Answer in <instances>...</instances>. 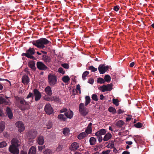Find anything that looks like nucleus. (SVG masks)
Segmentation results:
<instances>
[{"mask_svg":"<svg viewBox=\"0 0 154 154\" xmlns=\"http://www.w3.org/2000/svg\"><path fill=\"white\" fill-rule=\"evenodd\" d=\"M62 80L64 83H67L69 81L70 79L68 76H65L62 78Z\"/></svg>","mask_w":154,"mask_h":154,"instance_id":"cd10ccee","label":"nucleus"},{"mask_svg":"<svg viewBox=\"0 0 154 154\" xmlns=\"http://www.w3.org/2000/svg\"><path fill=\"white\" fill-rule=\"evenodd\" d=\"M126 143L128 145H131L132 144L131 141H126Z\"/></svg>","mask_w":154,"mask_h":154,"instance_id":"69168bd1","label":"nucleus"},{"mask_svg":"<svg viewBox=\"0 0 154 154\" xmlns=\"http://www.w3.org/2000/svg\"><path fill=\"white\" fill-rule=\"evenodd\" d=\"M85 102L84 104L83 103H81L79 104V112L82 116L85 117L88 114L89 111L85 106H87L91 102V98L89 96H86L85 97Z\"/></svg>","mask_w":154,"mask_h":154,"instance_id":"f257e3e1","label":"nucleus"},{"mask_svg":"<svg viewBox=\"0 0 154 154\" xmlns=\"http://www.w3.org/2000/svg\"><path fill=\"white\" fill-rule=\"evenodd\" d=\"M7 145V143L5 141H2L0 143V148H3L6 146Z\"/></svg>","mask_w":154,"mask_h":154,"instance_id":"37998d69","label":"nucleus"},{"mask_svg":"<svg viewBox=\"0 0 154 154\" xmlns=\"http://www.w3.org/2000/svg\"><path fill=\"white\" fill-rule=\"evenodd\" d=\"M42 57L46 62H50L51 61V58L45 54L42 55Z\"/></svg>","mask_w":154,"mask_h":154,"instance_id":"bb28decb","label":"nucleus"},{"mask_svg":"<svg viewBox=\"0 0 154 154\" xmlns=\"http://www.w3.org/2000/svg\"><path fill=\"white\" fill-rule=\"evenodd\" d=\"M44 110L46 113L48 115L52 114L54 112L52 107L49 104H46L45 106Z\"/></svg>","mask_w":154,"mask_h":154,"instance_id":"1a4fd4ad","label":"nucleus"},{"mask_svg":"<svg viewBox=\"0 0 154 154\" xmlns=\"http://www.w3.org/2000/svg\"><path fill=\"white\" fill-rule=\"evenodd\" d=\"M120 8V7L118 5H116L114 6L113 10L116 11H118Z\"/></svg>","mask_w":154,"mask_h":154,"instance_id":"8fccbe9b","label":"nucleus"},{"mask_svg":"<svg viewBox=\"0 0 154 154\" xmlns=\"http://www.w3.org/2000/svg\"><path fill=\"white\" fill-rule=\"evenodd\" d=\"M34 97V95L32 93L30 92L29 93V94L28 95L27 97H26V99H28L30 97H32V98H33Z\"/></svg>","mask_w":154,"mask_h":154,"instance_id":"09e8293b","label":"nucleus"},{"mask_svg":"<svg viewBox=\"0 0 154 154\" xmlns=\"http://www.w3.org/2000/svg\"><path fill=\"white\" fill-rule=\"evenodd\" d=\"M106 133V131L105 129H102L99 131H97L95 133V135L96 136H101V135H104Z\"/></svg>","mask_w":154,"mask_h":154,"instance_id":"dca6fc26","label":"nucleus"},{"mask_svg":"<svg viewBox=\"0 0 154 154\" xmlns=\"http://www.w3.org/2000/svg\"><path fill=\"white\" fill-rule=\"evenodd\" d=\"M124 122L122 120H119L116 122V125L117 127H121L124 124Z\"/></svg>","mask_w":154,"mask_h":154,"instance_id":"c85d7f7f","label":"nucleus"},{"mask_svg":"<svg viewBox=\"0 0 154 154\" xmlns=\"http://www.w3.org/2000/svg\"><path fill=\"white\" fill-rule=\"evenodd\" d=\"M131 118L130 117H127L126 119V122H128L131 120Z\"/></svg>","mask_w":154,"mask_h":154,"instance_id":"774afa93","label":"nucleus"},{"mask_svg":"<svg viewBox=\"0 0 154 154\" xmlns=\"http://www.w3.org/2000/svg\"><path fill=\"white\" fill-rule=\"evenodd\" d=\"M48 82L51 86H53L57 83V77L56 75L49 74L48 75Z\"/></svg>","mask_w":154,"mask_h":154,"instance_id":"20e7f679","label":"nucleus"},{"mask_svg":"<svg viewBox=\"0 0 154 154\" xmlns=\"http://www.w3.org/2000/svg\"><path fill=\"white\" fill-rule=\"evenodd\" d=\"M22 82L24 84H28L29 82V77L26 75H24L22 78Z\"/></svg>","mask_w":154,"mask_h":154,"instance_id":"2eb2a0df","label":"nucleus"},{"mask_svg":"<svg viewBox=\"0 0 154 154\" xmlns=\"http://www.w3.org/2000/svg\"><path fill=\"white\" fill-rule=\"evenodd\" d=\"M67 109H66V108H63L62 109L60 110V113H62L63 112H65V113L67 111Z\"/></svg>","mask_w":154,"mask_h":154,"instance_id":"13d9d810","label":"nucleus"},{"mask_svg":"<svg viewBox=\"0 0 154 154\" xmlns=\"http://www.w3.org/2000/svg\"><path fill=\"white\" fill-rule=\"evenodd\" d=\"M134 126L137 128H141L143 127V124L141 123L138 122L135 124Z\"/></svg>","mask_w":154,"mask_h":154,"instance_id":"a19ab883","label":"nucleus"},{"mask_svg":"<svg viewBox=\"0 0 154 154\" xmlns=\"http://www.w3.org/2000/svg\"><path fill=\"white\" fill-rule=\"evenodd\" d=\"M69 130L67 128H65L63 129L62 132L63 134L66 136L69 134Z\"/></svg>","mask_w":154,"mask_h":154,"instance_id":"a878e982","label":"nucleus"},{"mask_svg":"<svg viewBox=\"0 0 154 154\" xmlns=\"http://www.w3.org/2000/svg\"><path fill=\"white\" fill-rule=\"evenodd\" d=\"M61 65L62 67L66 69H68L69 67V65L67 63L62 64Z\"/></svg>","mask_w":154,"mask_h":154,"instance_id":"de8ad7c7","label":"nucleus"},{"mask_svg":"<svg viewBox=\"0 0 154 154\" xmlns=\"http://www.w3.org/2000/svg\"><path fill=\"white\" fill-rule=\"evenodd\" d=\"M58 72H59L63 74L65 73V71L63 70V69L62 67H60L58 69Z\"/></svg>","mask_w":154,"mask_h":154,"instance_id":"a18cd8bd","label":"nucleus"},{"mask_svg":"<svg viewBox=\"0 0 154 154\" xmlns=\"http://www.w3.org/2000/svg\"><path fill=\"white\" fill-rule=\"evenodd\" d=\"M29 67L33 71H36V68L35 66V61L34 60H30L28 63Z\"/></svg>","mask_w":154,"mask_h":154,"instance_id":"9b49d317","label":"nucleus"},{"mask_svg":"<svg viewBox=\"0 0 154 154\" xmlns=\"http://www.w3.org/2000/svg\"><path fill=\"white\" fill-rule=\"evenodd\" d=\"M65 115L67 118L71 119L73 116V112L70 110H67V112L65 113Z\"/></svg>","mask_w":154,"mask_h":154,"instance_id":"4468645a","label":"nucleus"},{"mask_svg":"<svg viewBox=\"0 0 154 154\" xmlns=\"http://www.w3.org/2000/svg\"><path fill=\"white\" fill-rule=\"evenodd\" d=\"M130 154V152H129L128 151H124L122 153V154Z\"/></svg>","mask_w":154,"mask_h":154,"instance_id":"0e129e2a","label":"nucleus"},{"mask_svg":"<svg viewBox=\"0 0 154 154\" xmlns=\"http://www.w3.org/2000/svg\"><path fill=\"white\" fill-rule=\"evenodd\" d=\"M53 125L51 121H48L46 125V126L45 128H46L48 129H50Z\"/></svg>","mask_w":154,"mask_h":154,"instance_id":"473e14b6","label":"nucleus"},{"mask_svg":"<svg viewBox=\"0 0 154 154\" xmlns=\"http://www.w3.org/2000/svg\"><path fill=\"white\" fill-rule=\"evenodd\" d=\"M97 136V137L98 141H99V142L101 143L103 140L102 137L100 136Z\"/></svg>","mask_w":154,"mask_h":154,"instance_id":"6e6d98bb","label":"nucleus"},{"mask_svg":"<svg viewBox=\"0 0 154 154\" xmlns=\"http://www.w3.org/2000/svg\"><path fill=\"white\" fill-rule=\"evenodd\" d=\"M62 147L61 145H59L57 148L56 151L57 152L60 151L62 149Z\"/></svg>","mask_w":154,"mask_h":154,"instance_id":"5fc2aeb1","label":"nucleus"},{"mask_svg":"<svg viewBox=\"0 0 154 154\" xmlns=\"http://www.w3.org/2000/svg\"><path fill=\"white\" fill-rule=\"evenodd\" d=\"M92 98L93 100L95 101H97L98 99L97 97V95L96 94H92Z\"/></svg>","mask_w":154,"mask_h":154,"instance_id":"c03bdc74","label":"nucleus"},{"mask_svg":"<svg viewBox=\"0 0 154 154\" xmlns=\"http://www.w3.org/2000/svg\"><path fill=\"white\" fill-rule=\"evenodd\" d=\"M87 136V134L86 133L84 132H82L78 136V138L80 139H82L84 137H86Z\"/></svg>","mask_w":154,"mask_h":154,"instance_id":"5701e85b","label":"nucleus"},{"mask_svg":"<svg viewBox=\"0 0 154 154\" xmlns=\"http://www.w3.org/2000/svg\"><path fill=\"white\" fill-rule=\"evenodd\" d=\"M112 137V135L110 133H107L105 135L103 139L104 141H107Z\"/></svg>","mask_w":154,"mask_h":154,"instance_id":"4be33fe9","label":"nucleus"},{"mask_svg":"<svg viewBox=\"0 0 154 154\" xmlns=\"http://www.w3.org/2000/svg\"><path fill=\"white\" fill-rule=\"evenodd\" d=\"M10 103L9 101H7L5 99L2 97H0V104L8 105Z\"/></svg>","mask_w":154,"mask_h":154,"instance_id":"a211bd4d","label":"nucleus"},{"mask_svg":"<svg viewBox=\"0 0 154 154\" xmlns=\"http://www.w3.org/2000/svg\"><path fill=\"white\" fill-rule=\"evenodd\" d=\"M33 139L32 138H29V144L30 145H32V143L33 142Z\"/></svg>","mask_w":154,"mask_h":154,"instance_id":"603ef678","label":"nucleus"},{"mask_svg":"<svg viewBox=\"0 0 154 154\" xmlns=\"http://www.w3.org/2000/svg\"><path fill=\"white\" fill-rule=\"evenodd\" d=\"M108 110L109 112H112L113 114H116V110L112 106L109 107L108 109Z\"/></svg>","mask_w":154,"mask_h":154,"instance_id":"c756f323","label":"nucleus"},{"mask_svg":"<svg viewBox=\"0 0 154 154\" xmlns=\"http://www.w3.org/2000/svg\"><path fill=\"white\" fill-rule=\"evenodd\" d=\"M45 148V146H38V149L39 151H42L43 149H44Z\"/></svg>","mask_w":154,"mask_h":154,"instance_id":"4d7b16f0","label":"nucleus"},{"mask_svg":"<svg viewBox=\"0 0 154 154\" xmlns=\"http://www.w3.org/2000/svg\"><path fill=\"white\" fill-rule=\"evenodd\" d=\"M135 63L134 62H132L130 64V66L131 67H133V66L134 65Z\"/></svg>","mask_w":154,"mask_h":154,"instance_id":"e2e57ef3","label":"nucleus"},{"mask_svg":"<svg viewBox=\"0 0 154 154\" xmlns=\"http://www.w3.org/2000/svg\"><path fill=\"white\" fill-rule=\"evenodd\" d=\"M113 85L111 83L107 85H103L98 88L99 90L102 92L105 91H111L112 89Z\"/></svg>","mask_w":154,"mask_h":154,"instance_id":"39448f33","label":"nucleus"},{"mask_svg":"<svg viewBox=\"0 0 154 154\" xmlns=\"http://www.w3.org/2000/svg\"><path fill=\"white\" fill-rule=\"evenodd\" d=\"M100 99L101 100H103L105 97L103 94H101L100 95Z\"/></svg>","mask_w":154,"mask_h":154,"instance_id":"338daca9","label":"nucleus"},{"mask_svg":"<svg viewBox=\"0 0 154 154\" xmlns=\"http://www.w3.org/2000/svg\"><path fill=\"white\" fill-rule=\"evenodd\" d=\"M38 39L35 41H33L32 42V44L38 48H43L44 45L47 44L49 41L47 39Z\"/></svg>","mask_w":154,"mask_h":154,"instance_id":"7ed1b4c3","label":"nucleus"},{"mask_svg":"<svg viewBox=\"0 0 154 154\" xmlns=\"http://www.w3.org/2000/svg\"><path fill=\"white\" fill-rule=\"evenodd\" d=\"M20 104L23 105H25L26 106H29V104L27 102H26V100H21L20 98Z\"/></svg>","mask_w":154,"mask_h":154,"instance_id":"c9c22d12","label":"nucleus"},{"mask_svg":"<svg viewBox=\"0 0 154 154\" xmlns=\"http://www.w3.org/2000/svg\"><path fill=\"white\" fill-rule=\"evenodd\" d=\"M28 52L27 53H29L30 54H34L35 53V50L33 48H29V50L28 51Z\"/></svg>","mask_w":154,"mask_h":154,"instance_id":"ea45409f","label":"nucleus"},{"mask_svg":"<svg viewBox=\"0 0 154 154\" xmlns=\"http://www.w3.org/2000/svg\"><path fill=\"white\" fill-rule=\"evenodd\" d=\"M111 151L110 150H108L106 151H103L102 153L101 154H109L110 152Z\"/></svg>","mask_w":154,"mask_h":154,"instance_id":"3c124183","label":"nucleus"},{"mask_svg":"<svg viewBox=\"0 0 154 154\" xmlns=\"http://www.w3.org/2000/svg\"><path fill=\"white\" fill-rule=\"evenodd\" d=\"M97 83L101 84H104L105 83V81L104 79L101 78H98L97 80Z\"/></svg>","mask_w":154,"mask_h":154,"instance_id":"4c0bfd02","label":"nucleus"},{"mask_svg":"<svg viewBox=\"0 0 154 154\" xmlns=\"http://www.w3.org/2000/svg\"><path fill=\"white\" fill-rule=\"evenodd\" d=\"M37 134V131L35 129H32L27 132L26 135L29 138L34 139L36 137Z\"/></svg>","mask_w":154,"mask_h":154,"instance_id":"423d86ee","label":"nucleus"},{"mask_svg":"<svg viewBox=\"0 0 154 154\" xmlns=\"http://www.w3.org/2000/svg\"><path fill=\"white\" fill-rule=\"evenodd\" d=\"M5 127V123L3 122H0V133L2 132Z\"/></svg>","mask_w":154,"mask_h":154,"instance_id":"412c9836","label":"nucleus"},{"mask_svg":"<svg viewBox=\"0 0 154 154\" xmlns=\"http://www.w3.org/2000/svg\"><path fill=\"white\" fill-rule=\"evenodd\" d=\"M104 79L105 82L106 81L107 82L109 83V82L110 81L111 77L109 75H106L105 76Z\"/></svg>","mask_w":154,"mask_h":154,"instance_id":"2f4dec72","label":"nucleus"},{"mask_svg":"<svg viewBox=\"0 0 154 154\" xmlns=\"http://www.w3.org/2000/svg\"><path fill=\"white\" fill-rule=\"evenodd\" d=\"M37 142L38 144L42 145L44 143V137L42 136L39 135L37 138Z\"/></svg>","mask_w":154,"mask_h":154,"instance_id":"f8f14e48","label":"nucleus"},{"mask_svg":"<svg viewBox=\"0 0 154 154\" xmlns=\"http://www.w3.org/2000/svg\"><path fill=\"white\" fill-rule=\"evenodd\" d=\"M33 92L35 101H37L39 100L42 97V94L36 88L34 90Z\"/></svg>","mask_w":154,"mask_h":154,"instance_id":"9d476101","label":"nucleus"},{"mask_svg":"<svg viewBox=\"0 0 154 154\" xmlns=\"http://www.w3.org/2000/svg\"><path fill=\"white\" fill-rule=\"evenodd\" d=\"M6 112L9 118L10 119H12L13 115L12 111L9 108L7 107V108Z\"/></svg>","mask_w":154,"mask_h":154,"instance_id":"6ab92c4d","label":"nucleus"},{"mask_svg":"<svg viewBox=\"0 0 154 154\" xmlns=\"http://www.w3.org/2000/svg\"><path fill=\"white\" fill-rule=\"evenodd\" d=\"M36 65L37 68L40 70L45 71L48 70V66L41 61H38Z\"/></svg>","mask_w":154,"mask_h":154,"instance_id":"0eeeda50","label":"nucleus"},{"mask_svg":"<svg viewBox=\"0 0 154 154\" xmlns=\"http://www.w3.org/2000/svg\"><path fill=\"white\" fill-rule=\"evenodd\" d=\"M25 126L22 122H20V133L25 130Z\"/></svg>","mask_w":154,"mask_h":154,"instance_id":"7c9ffc66","label":"nucleus"},{"mask_svg":"<svg viewBox=\"0 0 154 154\" xmlns=\"http://www.w3.org/2000/svg\"><path fill=\"white\" fill-rule=\"evenodd\" d=\"M36 148L34 146H31L29 149V154H35L36 153Z\"/></svg>","mask_w":154,"mask_h":154,"instance_id":"aec40b11","label":"nucleus"},{"mask_svg":"<svg viewBox=\"0 0 154 154\" xmlns=\"http://www.w3.org/2000/svg\"><path fill=\"white\" fill-rule=\"evenodd\" d=\"M118 113L119 114H121V113H122L124 112L123 110H122L121 109H119L117 111Z\"/></svg>","mask_w":154,"mask_h":154,"instance_id":"680f3d73","label":"nucleus"},{"mask_svg":"<svg viewBox=\"0 0 154 154\" xmlns=\"http://www.w3.org/2000/svg\"><path fill=\"white\" fill-rule=\"evenodd\" d=\"M109 66H105L104 64H100L98 67V70L100 74L105 73L108 70Z\"/></svg>","mask_w":154,"mask_h":154,"instance_id":"6e6552de","label":"nucleus"},{"mask_svg":"<svg viewBox=\"0 0 154 154\" xmlns=\"http://www.w3.org/2000/svg\"><path fill=\"white\" fill-rule=\"evenodd\" d=\"M88 70H91L92 72H95L97 71V69L94 67L93 66H91L89 67Z\"/></svg>","mask_w":154,"mask_h":154,"instance_id":"58836bf2","label":"nucleus"},{"mask_svg":"<svg viewBox=\"0 0 154 154\" xmlns=\"http://www.w3.org/2000/svg\"><path fill=\"white\" fill-rule=\"evenodd\" d=\"M19 142L16 138H13L11 140L12 145L9 148V151L14 154H17L19 153L18 148Z\"/></svg>","mask_w":154,"mask_h":154,"instance_id":"f03ea898","label":"nucleus"},{"mask_svg":"<svg viewBox=\"0 0 154 154\" xmlns=\"http://www.w3.org/2000/svg\"><path fill=\"white\" fill-rule=\"evenodd\" d=\"M113 103L116 106H118L119 105L118 100L117 99H115L114 98L112 99Z\"/></svg>","mask_w":154,"mask_h":154,"instance_id":"79ce46f5","label":"nucleus"},{"mask_svg":"<svg viewBox=\"0 0 154 154\" xmlns=\"http://www.w3.org/2000/svg\"><path fill=\"white\" fill-rule=\"evenodd\" d=\"M96 139L94 137H91L89 140V142L91 145H94L96 142Z\"/></svg>","mask_w":154,"mask_h":154,"instance_id":"b1692460","label":"nucleus"},{"mask_svg":"<svg viewBox=\"0 0 154 154\" xmlns=\"http://www.w3.org/2000/svg\"><path fill=\"white\" fill-rule=\"evenodd\" d=\"M25 56L28 58L32 59L33 60H35V58L34 57L32 56V54H30L29 53H26L25 54Z\"/></svg>","mask_w":154,"mask_h":154,"instance_id":"72a5a7b5","label":"nucleus"},{"mask_svg":"<svg viewBox=\"0 0 154 154\" xmlns=\"http://www.w3.org/2000/svg\"><path fill=\"white\" fill-rule=\"evenodd\" d=\"M52 100H54L55 102H56L57 103H59L60 101V98L57 97H54L53 99Z\"/></svg>","mask_w":154,"mask_h":154,"instance_id":"49530a36","label":"nucleus"},{"mask_svg":"<svg viewBox=\"0 0 154 154\" xmlns=\"http://www.w3.org/2000/svg\"><path fill=\"white\" fill-rule=\"evenodd\" d=\"M100 149V147L99 146L97 145L95 146L94 147V150L95 151H97Z\"/></svg>","mask_w":154,"mask_h":154,"instance_id":"052dcab7","label":"nucleus"},{"mask_svg":"<svg viewBox=\"0 0 154 154\" xmlns=\"http://www.w3.org/2000/svg\"><path fill=\"white\" fill-rule=\"evenodd\" d=\"M79 147V143L76 142H73L71 145L70 147V149L71 150H74L78 149Z\"/></svg>","mask_w":154,"mask_h":154,"instance_id":"ddd939ff","label":"nucleus"},{"mask_svg":"<svg viewBox=\"0 0 154 154\" xmlns=\"http://www.w3.org/2000/svg\"><path fill=\"white\" fill-rule=\"evenodd\" d=\"M89 73V72L88 71H85L83 72L82 75V78L84 80H86V77L87 75H88Z\"/></svg>","mask_w":154,"mask_h":154,"instance_id":"e433bc0d","label":"nucleus"},{"mask_svg":"<svg viewBox=\"0 0 154 154\" xmlns=\"http://www.w3.org/2000/svg\"><path fill=\"white\" fill-rule=\"evenodd\" d=\"M51 152L50 150H47L44 152V154H51Z\"/></svg>","mask_w":154,"mask_h":154,"instance_id":"864d4df0","label":"nucleus"},{"mask_svg":"<svg viewBox=\"0 0 154 154\" xmlns=\"http://www.w3.org/2000/svg\"><path fill=\"white\" fill-rule=\"evenodd\" d=\"M57 118L58 119L63 121H65L66 119L65 115H63V114H59Z\"/></svg>","mask_w":154,"mask_h":154,"instance_id":"393cba45","label":"nucleus"},{"mask_svg":"<svg viewBox=\"0 0 154 154\" xmlns=\"http://www.w3.org/2000/svg\"><path fill=\"white\" fill-rule=\"evenodd\" d=\"M94 82V80L92 79H89L88 82L89 83L91 84H92Z\"/></svg>","mask_w":154,"mask_h":154,"instance_id":"bf43d9fd","label":"nucleus"},{"mask_svg":"<svg viewBox=\"0 0 154 154\" xmlns=\"http://www.w3.org/2000/svg\"><path fill=\"white\" fill-rule=\"evenodd\" d=\"M92 132V128H90L87 127V128L85 129V131L84 132H85V133L87 134V135L88 136V134L91 133Z\"/></svg>","mask_w":154,"mask_h":154,"instance_id":"f704fd0d","label":"nucleus"},{"mask_svg":"<svg viewBox=\"0 0 154 154\" xmlns=\"http://www.w3.org/2000/svg\"><path fill=\"white\" fill-rule=\"evenodd\" d=\"M45 91L46 94L49 96H51L52 94V90L51 88L49 86L46 87L45 89Z\"/></svg>","mask_w":154,"mask_h":154,"instance_id":"f3484780","label":"nucleus"}]
</instances>
